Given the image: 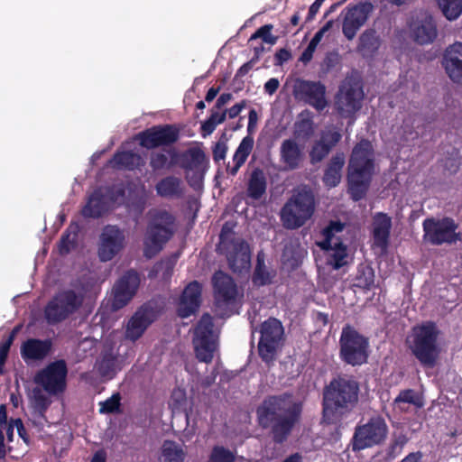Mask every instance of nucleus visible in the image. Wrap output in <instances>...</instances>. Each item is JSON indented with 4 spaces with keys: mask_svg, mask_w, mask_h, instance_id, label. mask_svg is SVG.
Masks as SVG:
<instances>
[{
    "mask_svg": "<svg viewBox=\"0 0 462 462\" xmlns=\"http://www.w3.org/2000/svg\"><path fill=\"white\" fill-rule=\"evenodd\" d=\"M394 402L401 409L402 403H410L417 407H421L423 405L420 397L412 390H406L400 393Z\"/></svg>",
    "mask_w": 462,
    "mask_h": 462,
    "instance_id": "8fccbe9b",
    "label": "nucleus"
},
{
    "mask_svg": "<svg viewBox=\"0 0 462 462\" xmlns=\"http://www.w3.org/2000/svg\"><path fill=\"white\" fill-rule=\"evenodd\" d=\"M387 425L382 417L376 416L356 428L354 435V449H364L382 443L387 436Z\"/></svg>",
    "mask_w": 462,
    "mask_h": 462,
    "instance_id": "dca6fc26",
    "label": "nucleus"
},
{
    "mask_svg": "<svg viewBox=\"0 0 462 462\" xmlns=\"http://www.w3.org/2000/svg\"><path fill=\"white\" fill-rule=\"evenodd\" d=\"M305 158L304 147L294 139L283 140L280 146V162L284 169L291 171L300 167Z\"/></svg>",
    "mask_w": 462,
    "mask_h": 462,
    "instance_id": "393cba45",
    "label": "nucleus"
},
{
    "mask_svg": "<svg viewBox=\"0 0 462 462\" xmlns=\"http://www.w3.org/2000/svg\"><path fill=\"white\" fill-rule=\"evenodd\" d=\"M392 227L391 217L383 213H377L373 220L374 245L383 252L386 250Z\"/></svg>",
    "mask_w": 462,
    "mask_h": 462,
    "instance_id": "c85d7f7f",
    "label": "nucleus"
},
{
    "mask_svg": "<svg viewBox=\"0 0 462 462\" xmlns=\"http://www.w3.org/2000/svg\"><path fill=\"white\" fill-rule=\"evenodd\" d=\"M218 251L227 259L234 273H247L251 268V250L248 244L233 231V226L226 223L223 226Z\"/></svg>",
    "mask_w": 462,
    "mask_h": 462,
    "instance_id": "20e7f679",
    "label": "nucleus"
},
{
    "mask_svg": "<svg viewBox=\"0 0 462 462\" xmlns=\"http://www.w3.org/2000/svg\"><path fill=\"white\" fill-rule=\"evenodd\" d=\"M315 210L314 195L307 187H299L292 192L281 210V220L287 229L302 226Z\"/></svg>",
    "mask_w": 462,
    "mask_h": 462,
    "instance_id": "39448f33",
    "label": "nucleus"
},
{
    "mask_svg": "<svg viewBox=\"0 0 462 462\" xmlns=\"http://www.w3.org/2000/svg\"><path fill=\"white\" fill-rule=\"evenodd\" d=\"M156 191L164 198L179 196L181 193L180 180L173 176L165 177L156 184Z\"/></svg>",
    "mask_w": 462,
    "mask_h": 462,
    "instance_id": "58836bf2",
    "label": "nucleus"
},
{
    "mask_svg": "<svg viewBox=\"0 0 462 462\" xmlns=\"http://www.w3.org/2000/svg\"><path fill=\"white\" fill-rule=\"evenodd\" d=\"M200 284L194 281L183 290L178 302L177 314L180 318H188L198 310L200 299Z\"/></svg>",
    "mask_w": 462,
    "mask_h": 462,
    "instance_id": "5701e85b",
    "label": "nucleus"
},
{
    "mask_svg": "<svg viewBox=\"0 0 462 462\" xmlns=\"http://www.w3.org/2000/svg\"><path fill=\"white\" fill-rule=\"evenodd\" d=\"M359 41V50L364 56L372 55L379 47L378 38L372 32H364Z\"/></svg>",
    "mask_w": 462,
    "mask_h": 462,
    "instance_id": "a19ab883",
    "label": "nucleus"
},
{
    "mask_svg": "<svg viewBox=\"0 0 462 462\" xmlns=\"http://www.w3.org/2000/svg\"><path fill=\"white\" fill-rule=\"evenodd\" d=\"M185 452L181 446L173 440H164L162 446L160 462H184Z\"/></svg>",
    "mask_w": 462,
    "mask_h": 462,
    "instance_id": "e433bc0d",
    "label": "nucleus"
},
{
    "mask_svg": "<svg viewBox=\"0 0 462 462\" xmlns=\"http://www.w3.org/2000/svg\"><path fill=\"white\" fill-rule=\"evenodd\" d=\"M234 454L222 447H216L208 462H234Z\"/></svg>",
    "mask_w": 462,
    "mask_h": 462,
    "instance_id": "6e6d98bb",
    "label": "nucleus"
},
{
    "mask_svg": "<svg viewBox=\"0 0 462 462\" xmlns=\"http://www.w3.org/2000/svg\"><path fill=\"white\" fill-rule=\"evenodd\" d=\"M280 86V82L277 79H270L265 84H264V91L269 94L273 95L276 92Z\"/></svg>",
    "mask_w": 462,
    "mask_h": 462,
    "instance_id": "774afa93",
    "label": "nucleus"
},
{
    "mask_svg": "<svg viewBox=\"0 0 462 462\" xmlns=\"http://www.w3.org/2000/svg\"><path fill=\"white\" fill-rule=\"evenodd\" d=\"M272 29H273L272 24H266V25L262 26L255 32V33H254L251 36V40L255 39V38H262L263 41L268 44H271V45L275 44L277 42V37L273 36L271 33Z\"/></svg>",
    "mask_w": 462,
    "mask_h": 462,
    "instance_id": "13d9d810",
    "label": "nucleus"
},
{
    "mask_svg": "<svg viewBox=\"0 0 462 462\" xmlns=\"http://www.w3.org/2000/svg\"><path fill=\"white\" fill-rule=\"evenodd\" d=\"M50 405L49 399L42 395H35L33 401V411L32 415H36L41 420H45V412Z\"/></svg>",
    "mask_w": 462,
    "mask_h": 462,
    "instance_id": "5fc2aeb1",
    "label": "nucleus"
},
{
    "mask_svg": "<svg viewBox=\"0 0 462 462\" xmlns=\"http://www.w3.org/2000/svg\"><path fill=\"white\" fill-rule=\"evenodd\" d=\"M257 266L255 268L254 282L258 285H263L269 282V275L263 269L261 254L257 255Z\"/></svg>",
    "mask_w": 462,
    "mask_h": 462,
    "instance_id": "052dcab7",
    "label": "nucleus"
},
{
    "mask_svg": "<svg viewBox=\"0 0 462 462\" xmlns=\"http://www.w3.org/2000/svg\"><path fill=\"white\" fill-rule=\"evenodd\" d=\"M331 149L327 146L325 143L320 140L316 142L310 152V161L312 163H317L322 161L330 152Z\"/></svg>",
    "mask_w": 462,
    "mask_h": 462,
    "instance_id": "864d4df0",
    "label": "nucleus"
},
{
    "mask_svg": "<svg viewBox=\"0 0 462 462\" xmlns=\"http://www.w3.org/2000/svg\"><path fill=\"white\" fill-rule=\"evenodd\" d=\"M437 2L448 20H456L462 14V0H437Z\"/></svg>",
    "mask_w": 462,
    "mask_h": 462,
    "instance_id": "ea45409f",
    "label": "nucleus"
},
{
    "mask_svg": "<svg viewBox=\"0 0 462 462\" xmlns=\"http://www.w3.org/2000/svg\"><path fill=\"white\" fill-rule=\"evenodd\" d=\"M372 9L371 4L365 3L348 7L345 11L342 31L348 40H352L365 24Z\"/></svg>",
    "mask_w": 462,
    "mask_h": 462,
    "instance_id": "412c9836",
    "label": "nucleus"
},
{
    "mask_svg": "<svg viewBox=\"0 0 462 462\" xmlns=\"http://www.w3.org/2000/svg\"><path fill=\"white\" fill-rule=\"evenodd\" d=\"M438 330L431 323L412 329L407 339L410 349L424 365H433L438 356Z\"/></svg>",
    "mask_w": 462,
    "mask_h": 462,
    "instance_id": "6e6552de",
    "label": "nucleus"
},
{
    "mask_svg": "<svg viewBox=\"0 0 462 462\" xmlns=\"http://www.w3.org/2000/svg\"><path fill=\"white\" fill-rule=\"evenodd\" d=\"M180 134V127L175 124L157 125L136 134L139 144L148 150L175 143Z\"/></svg>",
    "mask_w": 462,
    "mask_h": 462,
    "instance_id": "f8f14e48",
    "label": "nucleus"
},
{
    "mask_svg": "<svg viewBox=\"0 0 462 462\" xmlns=\"http://www.w3.org/2000/svg\"><path fill=\"white\" fill-rule=\"evenodd\" d=\"M186 405L187 397L185 390L180 388L173 389L169 401V407L173 414L183 413L187 425L195 430L199 429V425L202 423V418L199 413H194L192 409L188 411Z\"/></svg>",
    "mask_w": 462,
    "mask_h": 462,
    "instance_id": "b1692460",
    "label": "nucleus"
},
{
    "mask_svg": "<svg viewBox=\"0 0 462 462\" xmlns=\"http://www.w3.org/2000/svg\"><path fill=\"white\" fill-rule=\"evenodd\" d=\"M109 208L107 196L101 188H97L88 196L86 205L81 209V215L85 218L97 219L103 217Z\"/></svg>",
    "mask_w": 462,
    "mask_h": 462,
    "instance_id": "a878e982",
    "label": "nucleus"
},
{
    "mask_svg": "<svg viewBox=\"0 0 462 462\" xmlns=\"http://www.w3.org/2000/svg\"><path fill=\"white\" fill-rule=\"evenodd\" d=\"M213 285L217 301L229 303L238 296V290L230 276L217 272L213 277Z\"/></svg>",
    "mask_w": 462,
    "mask_h": 462,
    "instance_id": "bb28decb",
    "label": "nucleus"
},
{
    "mask_svg": "<svg viewBox=\"0 0 462 462\" xmlns=\"http://www.w3.org/2000/svg\"><path fill=\"white\" fill-rule=\"evenodd\" d=\"M121 396L119 393H114L110 398L99 403V412L103 414H110L118 412L121 406Z\"/></svg>",
    "mask_w": 462,
    "mask_h": 462,
    "instance_id": "a18cd8bd",
    "label": "nucleus"
},
{
    "mask_svg": "<svg viewBox=\"0 0 462 462\" xmlns=\"http://www.w3.org/2000/svg\"><path fill=\"white\" fill-rule=\"evenodd\" d=\"M364 91L359 81L346 79L336 97L335 106L344 117H349L361 108Z\"/></svg>",
    "mask_w": 462,
    "mask_h": 462,
    "instance_id": "4468645a",
    "label": "nucleus"
},
{
    "mask_svg": "<svg viewBox=\"0 0 462 462\" xmlns=\"http://www.w3.org/2000/svg\"><path fill=\"white\" fill-rule=\"evenodd\" d=\"M457 226L453 219L428 218L423 222L424 239L433 245L451 244L459 239Z\"/></svg>",
    "mask_w": 462,
    "mask_h": 462,
    "instance_id": "f3484780",
    "label": "nucleus"
},
{
    "mask_svg": "<svg viewBox=\"0 0 462 462\" xmlns=\"http://www.w3.org/2000/svg\"><path fill=\"white\" fill-rule=\"evenodd\" d=\"M12 421L14 422V425L16 427L17 432H18V435L20 436V438L23 439V440L25 443H28L29 437H28L27 431L23 426V420L21 419H15Z\"/></svg>",
    "mask_w": 462,
    "mask_h": 462,
    "instance_id": "0e129e2a",
    "label": "nucleus"
},
{
    "mask_svg": "<svg viewBox=\"0 0 462 462\" xmlns=\"http://www.w3.org/2000/svg\"><path fill=\"white\" fill-rule=\"evenodd\" d=\"M303 116L304 115L301 114V116ZM312 125H313V123H312V121L310 118L302 117L295 125L296 133L299 135H303V136H306V137L310 136L313 133V126H312Z\"/></svg>",
    "mask_w": 462,
    "mask_h": 462,
    "instance_id": "bf43d9fd",
    "label": "nucleus"
},
{
    "mask_svg": "<svg viewBox=\"0 0 462 462\" xmlns=\"http://www.w3.org/2000/svg\"><path fill=\"white\" fill-rule=\"evenodd\" d=\"M258 352L261 358L268 363L273 361L282 346L283 327L280 320L270 318L261 326Z\"/></svg>",
    "mask_w": 462,
    "mask_h": 462,
    "instance_id": "9b49d317",
    "label": "nucleus"
},
{
    "mask_svg": "<svg viewBox=\"0 0 462 462\" xmlns=\"http://www.w3.org/2000/svg\"><path fill=\"white\" fill-rule=\"evenodd\" d=\"M139 282L138 273L134 270H130L118 280L115 286L121 288L123 291H131V294L134 295Z\"/></svg>",
    "mask_w": 462,
    "mask_h": 462,
    "instance_id": "79ce46f5",
    "label": "nucleus"
},
{
    "mask_svg": "<svg viewBox=\"0 0 462 462\" xmlns=\"http://www.w3.org/2000/svg\"><path fill=\"white\" fill-rule=\"evenodd\" d=\"M227 145L226 142H217L213 148V157L216 162L224 160L226 154Z\"/></svg>",
    "mask_w": 462,
    "mask_h": 462,
    "instance_id": "e2e57ef3",
    "label": "nucleus"
},
{
    "mask_svg": "<svg viewBox=\"0 0 462 462\" xmlns=\"http://www.w3.org/2000/svg\"><path fill=\"white\" fill-rule=\"evenodd\" d=\"M79 226L70 224L61 235L59 241V252L61 255L68 254L77 245Z\"/></svg>",
    "mask_w": 462,
    "mask_h": 462,
    "instance_id": "4c0bfd02",
    "label": "nucleus"
},
{
    "mask_svg": "<svg viewBox=\"0 0 462 462\" xmlns=\"http://www.w3.org/2000/svg\"><path fill=\"white\" fill-rule=\"evenodd\" d=\"M107 193L109 195V202H116L119 199H124L125 196V189L123 185L120 186H113L108 188Z\"/></svg>",
    "mask_w": 462,
    "mask_h": 462,
    "instance_id": "680f3d73",
    "label": "nucleus"
},
{
    "mask_svg": "<svg viewBox=\"0 0 462 462\" xmlns=\"http://www.w3.org/2000/svg\"><path fill=\"white\" fill-rule=\"evenodd\" d=\"M226 118V111L214 108L210 117L204 122V135L211 134Z\"/></svg>",
    "mask_w": 462,
    "mask_h": 462,
    "instance_id": "de8ad7c7",
    "label": "nucleus"
},
{
    "mask_svg": "<svg viewBox=\"0 0 462 462\" xmlns=\"http://www.w3.org/2000/svg\"><path fill=\"white\" fill-rule=\"evenodd\" d=\"M340 356L349 365H359L366 362L369 343L367 338L351 327L343 328L340 337Z\"/></svg>",
    "mask_w": 462,
    "mask_h": 462,
    "instance_id": "9d476101",
    "label": "nucleus"
},
{
    "mask_svg": "<svg viewBox=\"0 0 462 462\" xmlns=\"http://www.w3.org/2000/svg\"><path fill=\"white\" fill-rule=\"evenodd\" d=\"M131 291H123L121 288L116 286L114 287V297L112 301V307L117 310L124 308L133 298Z\"/></svg>",
    "mask_w": 462,
    "mask_h": 462,
    "instance_id": "49530a36",
    "label": "nucleus"
},
{
    "mask_svg": "<svg viewBox=\"0 0 462 462\" xmlns=\"http://www.w3.org/2000/svg\"><path fill=\"white\" fill-rule=\"evenodd\" d=\"M254 138L250 135L244 137L232 158V164L228 163L226 171L235 176L240 167L245 162L254 147Z\"/></svg>",
    "mask_w": 462,
    "mask_h": 462,
    "instance_id": "7c9ffc66",
    "label": "nucleus"
},
{
    "mask_svg": "<svg viewBox=\"0 0 462 462\" xmlns=\"http://www.w3.org/2000/svg\"><path fill=\"white\" fill-rule=\"evenodd\" d=\"M97 370L102 377L112 378L116 374V360L112 356H104L98 364Z\"/></svg>",
    "mask_w": 462,
    "mask_h": 462,
    "instance_id": "3c124183",
    "label": "nucleus"
},
{
    "mask_svg": "<svg viewBox=\"0 0 462 462\" xmlns=\"http://www.w3.org/2000/svg\"><path fill=\"white\" fill-rule=\"evenodd\" d=\"M345 225L333 221L323 230L324 240L318 245L327 253V263L337 270L351 261L347 248L337 236L344 229Z\"/></svg>",
    "mask_w": 462,
    "mask_h": 462,
    "instance_id": "1a4fd4ad",
    "label": "nucleus"
},
{
    "mask_svg": "<svg viewBox=\"0 0 462 462\" xmlns=\"http://www.w3.org/2000/svg\"><path fill=\"white\" fill-rule=\"evenodd\" d=\"M84 293L72 289L58 291L44 308V318L49 325L59 324L76 313L82 306Z\"/></svg>",
    "mask_w": 462,
    "mask_h": 462,
    "instance_id": "0eeeda50",
    "label": "nucleus"
},
{
    "mask_svg": "<svg viewBox=\"0 0 462 462\" xmlns=\"http://www.w3.org/2000/svg\"><path fill=\"white\" fill-rule=\"evenodd\" d=\"M177 162L186 170V178L189 184L195 189L202 188V171L199 170L202 164V149L199 147L189 148L178 154Z\"/></svg>",
    "mask_w": 462,
    "mask_h": 462,
    "instance_id": "a211bd4d",
    "label": "nucleus"
},
{
    "mask_svg": "<svg viewBox=\"0 0 462 462\" xmlns=\"http://www.w3.org/2000/svg\"><path fill=\"white\" fill-rule=\"evenodd\" d=\"M176 261L174 257L163 259L154 264L152 272L156 274L162 273L163 278H168L172 274Z\"/></svg>",
    "mask_w": 462,
    "mask_h": 462,
    "instance_id": "09e8293b",
    "label": "nucleus"
},
{
    "mask_svg": "<svg viewBox=\"0 0 462 462\" xmlns=\"http://www.w3.org/2000/svg\"><path fill=\"white\" fill-rule=\"evenodd\" d=\"M300 407L291 395L283 394L267 398L258 408L257 413L260 424L272 427L274 439L282 442L290 433Z\"/></svg>",
    "mask_w": 462,
    "mask_h": 462,
    "instance_id": "f257e3e1",
    "label": "nucleus"
},
{
    "mask_svg": "<svg viewBox=\"0 0 462 462\" xmlns=\"http://www.w3.org/2000/svg\"><path fill=\"white\" fill-rule=\"evenodd\" d=\"M178 153L172 150L164 152H152L150 154V167L153 171L171 169L177 162Z\"/></svg>",
    "mask_w": 462,
    "mask_h": 462,
    "instance_id": "c9c22d12",
    "label": "nucleus"
},
{
    "mask_svg": "<svg viewBox=\"0 0 462 462\" xmlns=\"http://www.w3.org/2000/svg\"><path fill=\"white\" fill-rule=\"evenodd\" d=\"M68 366L63 359L50 363L35 375V383L48 393H63L67 386Z\"/></svg>",
    "mask_w": 462,
    "mask_h": 462,
    "instance_id": "ddd939ff",
    "label": "nucleus"
},
{
    "mask_svg": "<svg viewBox=\"0 0 462 462\" xmlns=\"http://www.w3.org/2000/svg\"><path fill=\"white\" fill-rule=\"evenodd\" d=\"M246 102L245 100L241 101L231 106L228 110H225L226 114L227 113L229 118L236 117L240 112L245 107Z\"/></svg>",
    "mask_w": 462,
    "mask_h": 462,
    "instance_id": "338daca9",
    "label": "nucleus"
},
{
    "mask_svg": "<svg viewBox=\"0 0 462 462\" xmlns=\"http://www.w3.org/2000/svg\"><path fill=\"white\" fill-rule=\"evenodd\" d=\"M316 46H314L311 43H309L308 47L304 50L301 56L300 57V61H301L304 64H307L310 62L313 57V53L316 51Z\"/></svg>",
    "mask_w": 462,
    "mask_h": 462,
    "instance_id": "69168bd1",
    "label": "nucleus"
},
{
    "mask_svg": "<svg viewBox=\"0 0 462 462\" xmlns=\"http://www.w3.org/2000/svg\"><path fill=\"white\" fill-rule=\"evenodd\" d=\"M304 255V249L297 239H290L286 242L282 253V263L290 268L296 267Z\"/></svg>",
    "mask_w": 462,
    "mask_h": 462,
    "instance_id": "f704fd0d",
    "label": "nucleus"
},
{
    "mask_svg": "<svg viewBox=\"0 0 462 462\" xmlns=\"http://www.w3.org/2000/svg\"><path fill=\"white\" fill-rule=\"evenodd\" d=\"M175 217L165 210L158 211L149 222L143 240V255L152 258L160 253L172 237Z\"/></svg>",
    "mask_w": 462,
    "mask_h": 462,
    "instance_id": "423d86ee",
    "label": "nucleus"
},
{
    "mask_svg": "<svg viewBox=\"0 0 462 462\" xmlns=\"http://www.w3.org/2000/svg\"><path fill=\"white\" fill-rule=\"evenodd\" d=\"M266 183L262 173L254 171L249 181L248 192L252 198L259 199L265 191Z\"/></svg>",
    "mask_w": 462,
    "mask_h": 462,
    "instance_id": "c03bdc74",
    "label": "nucleus"
},
{
    "mask_svg": "<svg viewBox=\"0 0 462 462\" xmlns=\"http://www.w3.org/2000/svg\"><path fill=\"white\" fill-rule=\"evenodd\" d=\"M150 323L151 320L145 312L136 311L127 323L125 329L126 338L132 341L137 340L143 336Z\"/></svg>",
    "mask_w": 462,
    "mask_h": 462,
    "instance_id": "473e14b6",
    "label": "nucleus"
},
{
    "mask_svg": "<svg viewBox=\"0 0 462 462\" xmlns=\"http://www.w3.org/2000/svg\"><path fill=\"white\" fill-rule=\"evenodd\" d=\"M294 94L297 98L304 100L317 110H323L328 105L325 98V87L319 82L297 80L294 85Z\"/></svg>",
    "mask_w": 462,
    "mask_h": 462,
    "instance_id": "aec40b11",
    "label": "nucleus"
},
{
    "mask_svg": "<svg viewBox=\"0 0 462 462\" xmlns=\"http://www.w3.org/2000/svg\"><path fill=\"white\" fill-rule=\"evenodd\" d=\"M344 164L345 155L343 153H337L332 157L323 177V180L327 186L333 188L340 182L341 171Z\"/></svg>",
    "mask_w": 462,
    "mask_h": 462,
    "instance_id": "72a5a7b5",
    "label": "nucleus"
},
{
    "mask_svg": "<svg viewBox=\"0 0 462 462\" xmlns=\"http://www.w3.org/2000/svg\"><path fill=\"white\" fill-rule=\"evenodd\" d=\"M358 399V384L350 378L338 377L332 381L324 393V417L334 420L338 414L353 407Z\"/></svg>",
    "mask_w": 462,
    "mask_h": 462,
    "instance_id": "7ed1b4c3",
    "label": "nucleus"
},
{
    "mask_svg": "<svg viewBox=\"0 0 462 462\" xmlns=\"http://www.w3.org/2000/svg\"><path fill=\"white\" fill-rule=\"evenodd\" d=\"M112 166L117 170L134 171L144 164L143 157L132 151L116 152L110 161Z\"/></svg>",
    "mask_w": 462,
    "mask_h": 462,
    "instance_id": "2f4dec72",
    "label": "nucleus"
},
{
    "mask_svg": "<svg viewBox=\"0 0 462 462\" xmlns=\"http://www.w3.org/2000/svg\"><path fill=\"white\" fill-rule=\"evenodd\" d=\"M193 346L196 358L202 362V318L196 323L193 332Z\"/></svg>",
    "mask_w": 462,
    "mask_h": 462,
    "instance_id": "603ef678",
    "label": "nucleus"
},
{
    "mask_svg": "<svg viewBox=\"0 0 462 462\" xmlns=\"http://www.w3.org/2000/svg\"><path fill=\"white\" fill-rule=\"evenodd\" d=\"M50 339L29 338L21 346V356L25 362L42 360L51 351Z\"/></svg>",
    "mask_w": 462,
    "mask_h": 462,
    "instance_id": "cd10ccee",
    "label": "nucleus"
},
{
    "mask_svg": "<svg viewBox=\"0 0 462 462\" xmlns=\"http://www.w3.org/2000/svg\"><path fill=\"white\" fill-rule=\"evenodd\" d=\"M374 168L373 145L362 140L354 147L348 165V189L355 200L366 192Z\"/></svg>",
    "mask_w": 462,
    "mask_h": 462,
    "instance_id": "f03ea898",
    "label": "nucleus"
},
{
    "mask_svg": "<svg viewBox=\"0 0 462 462\" xmlns=\"http://www.w3.org/2000/svg\"><path fill=\"white\" fill-rule=\"evenodd\" d=\"M442 65L453 82L462 83V42H455L445 50Z\"/></svg>",
    "mask_w": 462,
    "mask_h": 462,
    "instance_id": "4be33fe9",
    "label": "nucleus"
},
{
    "mask_svg": "<svg viewBox=\"0 0 462 462\" xmlns=\"http://www.w3.org/2000/svg\"><path fill=\"white\" fill-rule=\"evenodd\" d=\"M219 328L214 325L212 318L204 314V363L210 362L217 351Z\"/></svg>",
    "mask_w": 462,
    "mask_h": 462,
    "instance_id": "c756f323",
    "label": "nucleus"
},
{
    "mask_svg": "<svg viewBox=\"0 0 462 462\" xmlns=\"http://www.w3.org/2000/svg\"><path fill=\"white\" fill-rule=\"evenodd\" d=\"M20 328L21 326L14 327L8 337L0 341V375L4 372V365L7 359L11 346L13 345L16 334L19 332Z\"/></svg>",
    "mask_w": 462,
    "mask_h": 462,
    "instance_id": "37998d69",
    "label": "nucleus"
},
{
    "mask_svg": "<svg viewBox=\"0 0 462 462\" xmlns=\"http://www.w3.org/2000/svg\"><path fill=\"white\" fill-rule=\"evenodd\" d=\"M125 231L116 225H106L99 235L97 256L103 263L114 259L125 246Z\"/></svg>",
    "mask_w": 462,
    "mask_h": 462,
    "instance_id": "2eb2a0df",
    "label": "nucleus"
},
{
    "mask_svg": "<svg viewBox=\"0 0 462 462\" xmlns=\"http://www.w3.org/2000/svg\"><path fill=\"white\" fill-rule=\"evenodd\" d=\"M341 139V134L337 130L333 127L327 128L321 134L320 141L328 145L329 149H332Z\"/></svg>",
    "mask_w": 462,
    "mask_h": 462,
    "instance_id": "4d7b16f0",
    "label": "nucleus"
},
{
    "mask_svg": "<svg viewBox=\"0 0 462 462\" xmlns=\"http://www.w3.org/2000/svg\"><path fill=\"white\" fill-rule=\"evenodd\" d=\"M411 35L420 44L432 42L438 34L436 23L427 12L418 13L410 24Z\"/></svg>",
    "mask_w": 462,
    "mask_h": 462,
    "instance_id": "6ab92c4d",
    "label": "nucleus"
}]
</instances>
